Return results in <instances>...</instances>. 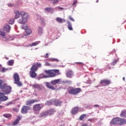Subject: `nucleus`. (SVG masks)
Instances as JSON below:
<instances>
[{
  "mask_svg": "<svg viewBox=\"0 0 126 126\" xmlns=\"http://www.w3.org/2000/svg\"><path fill=\"white\" fill-rule=\"evenodd\" d=\"M14 13L15 14V19H17V18H19L20 15H21L22 19L19 20V23L20 24H25L27 22V19L28 18V14L27 13H25L24 11H21L19 13L18 11H15Z\"/></svg>",
  "mask_w": 126,
  "mask_h": 126,
  "instance_id": "obj_1",
  "label": "nucleus"
},
{
  "mask_svg": "<svg viewBox=\"0 0 126 126\" xmlns=\"http://www.w3.org/2000/svg\"><path fill=\"white\" fill-rule=\"evenodd\" d=\"M126 119H122L119 117L113 118L110 122V124L112 126H114V125H117V126H124V125H126Z\"/></svg>",
  "mask_w": 126,
  "mask_h": 126,
  "instance_id": "obj_2",
  "label": "nucleus"
},
{
  "mask_svg": "<svg viewBox=\"0 0 126 126\" xmlns=\"http://www.w3.org/2000/svg\"><path fill=\"white\" fill-rule=\"evenodd\" d=\"M45 73L48 74V76L44 75V78H48L49 77H55L57 76V75H59L60 74V70H48L45 71Z\"/></svg>",
  "mask_w": 126,
  "mask_h": 126,
  "instance_id": "obj_3",
  "label": "nucleus"
},
{
  "mask_svg": "<svg viewBox=\"0 0 126 126\" xmlns=\"http://www.w3.org/2000/svg\"><path fill=\"white\" fill-rule=\"evenodd\" d=\"M82 90L80 88H74L73 87H69L68 88V93L71 95H77L80 93Z\"/></svg>",
  "mask_w": 126,
  "mask_h": 126,
  "instance_id": "obj_4",
  "label": "nucleus"
},
{
  "mask_svg": "<svg viewBox=\"0 0 126 126\" xmlns=\"http://www.w3.org/2000/svg\"><path fill=\"white\" fill-rule=\"evenodd\" d=\"M13 78L15 84H16L17 86H22L23 84L22 83L20 82V78H19V75H18V73H15L13 75Z\"/></svg>",
  "mask_w": 126,
  "mask_h": 126,
  "instance_id": "obj_5",
  "label": "nucleus"
},
{
  "mask_svg": "<svg viewBox=\"0 0 126 126\" xmlns=\"http://www.w3.org/2000/svg\"><path fill=\"white\" fill-rule=\"evenodd\" d=\"M1 89L6 94H9L11 92V87L7 86L6 84H4Z\"/></svg>",
  "mask_w": 126,
  "mask_h": 126,
  "instance_id": "obj_6",
  "label": "nucleus"
},
{
  "mask_svg": "<svg viewBox=\"0 0 126 126\" xmlns=\"http://www.w3.org/2000/svg\"><path fill=\"white\" fill-rule=\"evenodd\" d=\"M43 107L44 104L42 103L34 104L32 106V110L34 112H39Z\"/></svg>",
  "mask_w": 126,
  "mask_h": 126,
  "instance_id": "obj_7",
  "label": "nucleus"
},
{
  "mask_svg": "<svg viewBox=\"0 0 126 126\" xmlns=\"http://www.w3.org/2000/svg\"><path fill=\"white\" fill-rule=\"evenodd\" d=\"M42 66V64L40 63H33L32 67H31V70L33 71H37L38 70V68L39 67H41Z\"/></svg>",
  "mask_w": 126,
  "mask_h": 126,
  "instance_id": "obj_8",
  "label": "nucleus"
},
{
  "mask_svg": "<svg viewBox=\"0 0 126 126\" xmlns=\"http://www.w3.org/2000/svg\"><path fill=\"white\" fill-rule=\"evenodd\" d=\"M100 84L101 86H108V85L111 84V80L108 79L101 80Z\"/></svg>",
  "mask_w": 126,
  "mask_h": 126,
  "instance_id": "obj_9",
  "label": "nucleus"
},
{
  "mask_svg": "<svg viewBox=\"0 0 126 126\" xmlns=\"http://www.w3.org/2000/svg\"><path fill=\"white\" fill-rule=\"evenodd\" d=\"M38 102H40V100L38 99H31L26 102V105L29 106L32 105V104H34V103H38Z\"/></svg>",
  "mask_w": 126,
  "mask_h": 126,
  "instance_id": "obj_10",
  "label": "nucleus"
},
{
  "mask_svg": "<svg viewBox=\"0 0 126 126\" xmlns=\"http://www.w3.org/2000/svg\"><path fill=\"white\" fill-rule=\"evenodd\" d=\"M4 95V94L0 92V101H1V102H4V101L8 100V97Z\"/></svg>",
  "mask_w": 126,
  "mask_h": 126,
  "instance_id": "obj_11",
  "label": "nucleus"
},
{
  "mask_svg": "<svg viewBox=\"0 0 126 126\" xmlns=\"http://www.w3.org/2000/svg\"><path fill=\"white\" fill-rule=\"evenodd\" d=\"M30 110V107L29 106H24L21 109V113L22 114H27L28 111Z\"/></svg>",
  "mask_w": 126,
  "mask_h": 126,
  "instance_id": "obj_12",
  "label": "nucleus"
},
{
  "mask_svg": "<svg viewBox=\"0 0 126 126\" xmlns=\"http://www.w3.org/2000/svg\"><path fill=\"white\" fill-rule=\"evenodd\" d=\"M32 87L33 89H38L39 91H41L43 89V86L38 84H34L32 85Z\"/></svg>",
  "mask_w": 126,
  "mask_h": 126,
  "instance_id": "obj_13",
  "label": "nucleus"
},
{
  "mask_svg": "<svg viewBox=\"0 0 126 126\" xmlns=\"http://www.w3.org/2000/svg\"><path fill=\"white\" fill-rule=\"evenodd\" d=\"M73 75V72L72 70L67 71L66 73V76L68 78H72V76Z\"/></svg>",
  "mask_w": 126,
  "mask_h": 126,
  "instance_id": "obj_14",
  "label": "nucleus"
},
{
  "mask_svg": "<svg viewBox=\"0 0 126 126\" xmlns=\"http://www.w3.org/2000/svg\"><path fill=\"white\" fill-rule=\"evenodd\" d=\"M45 85L47 88H49V89H51L52 90H56V88L52 86V84L49 82L45 83Z\"/></svg>",
  "mask_w": 126,
  "mask_h": 126,
  "instance_id": "obj_15",
  "label": "nucleus"
},
{
  "mask_svg": "<svg viewBox=\"0 0 126 126\" xmlns=\"http://www.w3.org/2000/svg\"><path fill=\"white\" fill-rule=\"evenodd\" d=\"M3 30L6 31L7 33L10 32V26L9 25H5L3 27Z\"/></svg>",
  "mask_w": 126,
  "mask_h": 126,
  "instance_id": "obj_16",
  "label": "nucleus"
},
{
  "mask_svg": "<svg viewBox=\"0 0 126 126\" xmlns=\"http://www.w3.org/2000/svg\"><path fill=\"white\" fill-rule=\"evenodd\" d=\"M30 75L32 78H35V77H37V73H36V71L31 70L30 71Z\"/></svg>",
  "mask_w": 126,
  "mask_h": 126,
  "instance_id": "obj_17",
  "label": "nucleus"
},
{
  "mask_svg": "<svg viewBox=\"0 0 126 126\" xmlns=\"http://www.w3.org/2000/svg\"><path fill=\"white\" fill-rule=\"evenodd\" d=\"M61 82V79H56L54 80H52L51 81V83L52 85H57V84H60Z\"/></svg>",
  "mask_w": 126,
  "mask_h": 126,
  "instance_id": "obj_18",
  "label": "nucleus"
},
{
  "mask_svg": "<svg viewBox=\"0 0 126 126\" xmlns=\"http://www.w3.org/2000/svg\"><path fill=\"white\" fill-rule=\"evenodd\" d=\"M79 110V108H78V107L76 106L75 107H74L71 111L72 115H75V114H77Z\"/></svg>",
  "mask_w": 126,
  "mask_h": 126,
  "instance_id": "obj_19",
  "label": "nucleus"
},
{
  "mask_svg": "<svg viewBox=\"0 0 126 126\" xmlns=\"http://www.w3.org/2000/svg\"><path fill=\"white\" fill-rule=\"evenodd\" d=\"M47 111L48 112V116H52V115H54L55 113H56V110L54 109H50Z\"/></svg>",
  "mask_w": 126,
  "mask_h": 126,
  "instance_id": "obj_20",
  "label": "nucleus"
},
{
  "mask_svg": "<svg viewBox=\"0 0 126 126\" xmlns=\"http://www.w3.org/2000/svg\"><path fill=\"white\" fill-rule=\"evenodd\" d=\"M37 19L40 20L41 25H42V26H45V25H46V24H45V20H44V19L42 18L41 16H38Z\"/></svg>",
  "mask_w": 126,
  "mask_h": 126,
  "instance_id": "obj_21",
  "label": "nucleus"
},
{
  "mask_svg": "<svg viewBox=\"0 0 126 126\" xmlns=\"http://www.w3.org/2000/svg\"><path fill=\"white\" fill-rule=\"evenodd\" d=\"M56 21H57V22H59V23H63V22H65V20L62 19L60 17L56 18Z\"/></svg>",
  "mask_w": 126,
  "mask_h": 126,
  "instance_id": "obj_22",
  "label": "nucleus"
},
{
  "mask_svg": "<svg viewBox=\"0 0 126 126\" xmlns=\"http://www.w3.org/2000/svg\"><path fill=\"white\" fill-rule=\"evenodd\" d=\"M54 103L55 106H61L62 105V102L58 99L54 100Z\"/></svg>",
  "mask_w": 126,
  "mask_h": 126,
  "instance_id": "obj_23",
  "label": "nucleus"
},
{
  "mask_svg": "<svg viewBox=\"0 0 126 126\" xmlns=\"http://www.w3.org/2000/svg\"><path fill=\"white\" fill-rule=\"evenodd\" d=\"M20 120H21V118H20V117H18L17 118V119H16L15 121L12 123V125L13 126H16V125H17V124L19 123V121H20Z\"/></svg>",
  "mask_w": 126,
  "mask_h": 126,
  "instance_id": "obj_24",
  "label": "nucleus"
},
{
  "mask_svg": "<svg viewBox=\"0 0 126 126\" xmlns=\"http://www.w3.org/2000/svg\"><path fill=\"white\" fill-rule=\"evenodd\" d=\"M48 115V112L47 111H45V112H43L42 113H41L40 114V116L39 117H40V118H43V117H47Z\"/></svg>",
  "mask_w": 126,
  "mask_h": 126,
  "instance_id": "obj_25",
  "label": "nucleus"
},
{
  "mask_svg": "<svg viewBox=\"0 0 126 126\" xmlns=\"http://www.w3.org/2000/svg\"><path fill=\"white\" fill-rule=\"evenodd\" d=\"M120 117L122 118H126V110H123L120 114Z\"/></svg>",
  "mask_w": 126,
  "mask_h": 126,
  "instance_id": "obj_26",
  "label": "nucleus"
},
{
  "mask_svg": "<svg viewBox=\"0 0 126 126\" xmlns=\"http://www.w3.org/2000/svg\"><path fill=\"white\" fill-rule=\"evenodd\" d=\"M67 24H68L67 28L69 29V30H70V31L73 30L72 26L71 25V23H70V22L69 21L67 22Z\"/></svg>",
  "mask_w": 126,
  "mask_h": 126,
  "instance_id": "obj_27",
  "label": "nucleus"
},
{
  "mask_svg": "<svg viewBox=\"0 0 126 126\" xmlns=\"http://www.w3.org/2000/svg\"><path fill=\"white\" fill-rule=\"evenodd\" d=\"M25 32L27 35H30L32 33V30H31L30 29H28L27 30H25Z\"/></svg>",
  "mask_w": 126,
  "mask_h": 126,
  "instance_id": "obj_28",
  "label": "nucleus"
},
{
  "mask_svg": "<svg viewBox=\"0 0 126 126\" xmlns=\"http://www.w3.org/2000/svg\"><path fill=\"white\" fill-rule=\"evenodd\" d=\"M86 114H83L81 115L79 117V120L80 121H83L84 119H85V117H86Z\"/></svg>",
  "mask_w": 126,
  "mask_h": 126,
  "instance_id": "obj_29",
  "label": "nucleus"
},
{
  "mask_svg": "<svg viewBox=\"0 0 126 126\" xmlns=\"http://www.w3.org/2000/svg\"><path fill=\"white\" fill-rule=\"evenodd\" d=\"M37 30L38 34L41 35L43 33V28L39 27L38 28Z\"/></svg>",
  "mask_w": 126,
  "mask_h": 126,
  "instance_id": "obj_30",
  "label": "nucleus"
},
{
  "mask_svg": "<svg viewBox=\"0 0 126 126\" xmlns=\"http://www.w3.org/2000/svg\"><path fill=\"white\" fill-rule=\"evenodd\" d=\"M45 10L47 11L48 12H53L54 11V9L52 8H45Z\"/></svg>",
  "mask_w": 126,
  "mask_h": 126,
  "instance_id": "obj_31",
  "label": "nucleus"
},
{
  "mask_svg": "<svg viewBox=\"0 0 126 126\" xmlns=\"http://www.w3.org/2000/svg\"><path fill=\"white\" fill-rule=\"evenodd\" d=\"M13 63H14V62L13 61V60H9L7 62L8 65H13Z\"/></svg>",
  "mask_w": 126,
  "mask_h": 126,
  "instance_id": "obj_32",
  "label": "nucleus"
},
{
  "mask_svg": "<svg viewBox=\"0 0 126 126\" xmlns=\"http://www.w3.org/2000/svg\"><path fill=\"white\" fill-rule=\"evenodd\" d=\"M3 116L4 117V118H7V119H9V118H11V114H3Z\"/></svg>",
  "mask_w": 126,
  "mask_h": 126,
  "instance_id": "obj_33",
  "label": "nucleus"
},
{
  "mask_svg": "<svg viewBox=\"0 0 126 126\" xmlns=\"http://www.w3.org/2000/svg\"><path fill=\"white\" fill-rule=\"evenodd\" d=\"M0 36H1L2 37H5V32L0 30Z\"/></svg>",
  "mask_w": 126,
  "mask_h": 126,
  "instance_id": "obj_34",
  "label": "nucleus"
},
{
  "mask_svg": "<svg viewBox=\"0 0 126 126\" xmlns=\"http://www.w3.org/2000/svg\"><path fill=\"white\" fill-rule=\"evenodd\" d=\"M22 29H24V30H27L28 29V27L27 26V25H24L21 27Z\"/></svg>",
  "mask_w": 126,
  "mask_h": 126,
  "instance_id": "obj_35",
  "label": "nucleus"
},
{
  "mask_svg": "<svg viewBox=\"0 0 126 126\" xmlns=\"http://www.w3.org/2000/svg\"><path fill=\"white\" fill-rule=\"evenodd\" d=\"M39 43H40V42H39V41H36V42H33L32 44L31 47H32L33 46H37V45H38V44H39Z\"/></svg>",
  "mask_w": 126,
  "mask_h": 126,
  "instance_id": "obj_36",
  "label": "nucleus"
},
{
  "mask_svg": "<svg viewBox=\"0 0 126 126\" xmlns=\"http://www.w3.org/2000/svg\"><path fill=\"white\" fill-rule=\"evenodd\" d=\"M49 62H59V60L57 59H49Z\"/></svg>",
  "mask_w": 126,
  "mask_h": 126,
  "instance_id": "obj_37",
  "label": "nucleus"
},
{
  "mask_svg": "<svg viewBox=\"0 0 126 126\" xmlns=\"http://www.w3.org/2000/svg\"><path fill=\"white\" fill-rule=\"evenodd\" d=\"M9 23L10 24H13V23H14V19H11V20H10V21H9Z\"/></svg>",
  "mask_w": 126,
  "mask_h": 126,
  "instance_id": "obj_38",
  "label": "nucleus"
},
{
  "mask_svg": "<svg viewBox=\"0 0 126 126\" xmlns=\"http://www.w3.org/2000/svg\"><path fill=\"white\" fill-rule=\"evenodd\" d=\"M3 86V85H2V81L1 80H0V89H1Z\"/></svg>",
  "mask_w": 126,
  "mask_h": 126,
  "instance_id": "obj_39",
  "label": "nucleus"
},
{
  "mask_svg": "<svg viewBox=\"0 0 126 126\" xmlns=\"http://www.w3.org/2000/svg\"><path fill=\"white\" fill-rule=\"evenodd\" d=\"M6 70H7V69H5V68L3 67L2 68V70L1 71H0L1 72H5V71H6Z\"/></svg>",
  "mask_w": 126,
  "mask_h": 126,
  "instance_id": "obj_40",
  "label": "nucleus"
},
{
  "mask_svg": "<svg viewBox=\"0 0 126 126\" xmlns=\"http://www.w3.org/2000/svg\"><path fill=\"white\" fill-rule=\"evenodd\" d=\"M50 0L53 1V4H55V3H58V2H59V0Z\"/></svg>",
  "mask_w": 126,
  "mask_h": 126,
  "instance_id": "obj_41",
  "label": "nucleus"
},
{
  "mask_svg": "<svg viewBox=\"0 0 126 126\" xmlns=\"http://www.w3.org/2000/svg\"><path fill=\"white\" fill-rule=\"evenodd\" d=\"M72 83V82L71 80L66 81L65 82V83H67V84H71Z\"/></svg>",
  "mask_w": 126,
  "mask_h": 126,
  "instance_id": "obj_42",
  "label": "nucleus"
},
{
  "mask_svg": "<svg viewBox=\"0 0 126 126\" xmlns=\"http://www.w3.org/2000/svg\"><path fill=\"white\" fill-rule=\"evenodd\" d=\"M13 110L14 111V112H16L17 113H18V112L19 111V109H18V108H14L13 109Z\"/></svg>",
  "mask_w": 126,
  "mask_h": 126,
  "instance_id": "obj_43",
  "label": "nucleus"
},
{
  "mask_svg": "<svg viewBox=\"0 0 126 126\" xmlns=\"http://www.w3.org/2000/svg\"><path fill=\"white\" fill-rule=\"evenodd\" d=\"M69 19L71 20V21H74V19H73V18H72L71 16L69 17Z\"/></svg>",
  "mask_w": 126,
  "mask_h": 126,
  "instance_id": "obj_44",
  "label": "nucleus"
},
{
  "mask_svg": "<svg viewBox=\"0 0 126 126\" xmlns=\"http://www.w3.org/2000/svg\"><path fill=\"white\" fill-rule=\"evenodd\" d=\"M8 6H10V7H11V6H14V4H12V3H9L8 4Z\"/></svg>",
  "mask_w": 126,
  "mask_h": 126,
  "instance_id": "obj_45",
  "label": "nucleus"
},
{
  "mask_svg": "<svg viewBox=\"0 0 126 126\" xmlns=\"http://www.w3.org/2000/svg\"><path fill=\"white\" fill-rule=\"evenodd\" d=\"M45 65H47L48 66H50V65H51V64L48 62H46L45 63Z\"/></svg>",
  "mask_w": 126,
  "mask_h": 126,
  "instance_id": "obj_46",
  "label": "nucleus"
},
{
  "mask_svg": "<svg viewBox=\"0 0 126 126\" xmlns=\"http://www.w3.org/2000/svg\"><path fill=\"white\" fill-rule=\"evenodd\" d=\"M76 63L77 64H83V63H82L81 62H76V63Z\"/></svg>",
  "mask_w": 126,
  "mask_h": 126,
  "instance_id": "obj_47",
  "label": "nucleus"
},
{
  "mask_svg": "<svg viewBox=\"0 0 126 126\" xmlns=\"http://www.w3.org/2000/svg\"><path fill=\"white\" fill-rule=\"evenodd\" d=\"M44 58H45L46 59H47V58H49V54L46 53V56H44Z\"/></svg>",
  "mask_w": 126,
  "mask_h": 126,
  "instance_id": "obj_48",
  "label": "nucleus"
},
{
  "mask_svg": "<svg viewBox=\"0 0 126 126\" xmlns=\"http://www.w3.org/2000/svg\"><path fill=\"white\" fill-rule=\"evenodd\" d=\"M76 3H77V1L75 0L73 3L72 5H74L75 4H76Z\"/></svg>",
  "mask_w": 126,
  "mask_h": 126,
  "instance_id": "obj_49",
  "label": "nucleus"
},
{
  "mask_svg": "<svg viewBox=\"0 0 126 126\" xmlns=\"http://www.w3.org/2000/svg\"><path fill=\"white\" fill-rule=\"evenodd\" d=\"M93 120H94V119H89L88 120V121L89 122H93Z\"/></svg>",
  "mask_w": 126,
  "mask_h": 126,
  "instance_id": "obj_50",
  "label": "nucleus"
},
{
  "mask_svg": "<svg viewBox=\"0 0 126 126\" xmlns=\"http://www.w3.org/2000/svg\"><path fill=\"white\" fill-rule=\"evenodd\" d=\"M94 107H95L96 108L98 107H100V106H99V105H97V104H95L94 105Z\"/></svg>",
  "mask_w": 126,
  "mask_h": 126,
  "instance_id": "obj_51",
  "label": "nucleus"
},
{
  "mask_svg": "<svg viewBox=\"0 0 126 126\" xmlns=\"http://www.w3.org/2000/svg\"><path fill=\"white\" fill-rule=\"evenodd\" d=\"M11 104V102H9L8 104H5V106H8V105H10Z\"/></svg>",
  "mask_w": 126,
  "mask_h": 126,
  "instance_id": "obj_52",
  "label": "nucleus"
},
{
  "mask_svg": "<svg viewBox=\"0 0 126 126\" xmlns=\"http://www.w3.org/2000/svg\"><path fill=\"white\" fill-rule=\"evenodd\" d=\"M59 9H62V10H63V8L59 7Z\"/></svg>",
  "mask_w": 126,
  "mask_h": 126,
  "instance_id": "obj_53",
  "label": "nucleus"
},
{
  "mask_svg": "<svg viewBox=\"0 0 126 126\" xmlns=\"http://www.w3.org/2000/svg\"><path fill=\"white\" fill-rule=\"evenodd\" d=\"M82 126H88V125L87 124H85L82 125Z\"/></svg>",
  "mask_w": 126,
  "mask_h": 126,
  "instance_id": "obj_54",
  "label": "nucleus"
},
{
  "mask_svg": "<svg viewBox=\"0 0 126 126\" xmlns=\"http://www.w3.org/2000/svg\"><path fill=\"white\" fill-rule=\"evenodd\" d=\"M1 108H3V106H2V105H0V109H1Z\"/></svg>",
  "mask_w": 126,
  "mask_h": 126,
  "instance_id": "obj_55",
  "label": "nucleus"
},
{
  "mask_svg": "<svg viewBox=\"0 0 126 126\" xmlns=\"http://www.w3.org/2000/svg\"><path fill=\"white\" fill-rule=\"evenodd\" d=\"M95 2H96V3L99 2V0H96V1H95Z\"/></svg>",
  "mask_w": 126,
  "mask_h": 126,
  "instance_id": "obj_56",
  "label": "nucleus"
},
{
  "mask_svg": "<svg viewBox=\"0 0 126 126\" xmlns=\"http://www.w3.org/2000/svg\"><path fill=\"white\" fill-rule=\"evenodd\" d=\"M123 80H124V81H125V77H124L123 78Z\"/></svg>",
  "mask_w": 126,
  "mask_h": 126,
  "instance_id": "obj_57",
  "label": "nucleus"
},
{
  "mask_svg": "<svg viewBox=\"0 0 126 126\" xmlns=\"http://www.w3.org/2000/svg\"><path fill=\"white\" fill-rule=\"evenodd\" d=\"M114 62L115 63H117V60H115V61H114Z\"/></svg>",
  "mask_w": 126,
  "mask_h": 126,
  "instance_id": "obj_58",
  "label": "nucleus"
},
{
  "mask_svg": "<svg viewBox=\"0 0 126 126\" xmlns=\"http://www.w3.org/2000/svg\"><path fill=\"white\" fill-rule=\"evenodd\" d=\"M2 65L0 64V68H1V67H2Z\"/></svg>",
  "mask_w": 126,
  "mask_h": 126,
  "instance_id": "obj_59",
  "label": "nucleus"
},
{
  "mask_svg": "<svg viewBox=\"0 0 126 126\" xmlns=\"http://www.w3.org/2000/svg\"><path fill=\"white\" fill-rule=\"evenodd\" d=\"M25 36H26V35H23L22 37H25Z\"/></svg>",
  "mask_w": 126,
  "mask_h": 126,
  "instance_id": "obj_60",
  "label": "nucleus"
},
{
  "mask_svg": "<svg viewBox=\"0 0 126 126\" xmlns=\"http://www.w3.org/2000/svg\"><path fill=\"white\" fill-rule=\"evenodd\" d=\"M48 105H51V103H50V104H48Z\"/></svg>",
  "mask_w": 126,
  "mask_h": 126,
  "instance_id": "obj_61",
  "label": "nucleus"
}]
</instances>
